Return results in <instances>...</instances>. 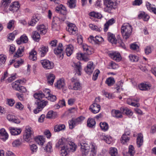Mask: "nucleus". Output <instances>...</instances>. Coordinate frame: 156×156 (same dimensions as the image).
<instances>
[{"mask_svg":"<svg viewBox=\"0 0 156 156\" xmlns=\"http://www.w3.org/2000/svg\"><path fill=\"white\" fill-rule=\"evenodd\" d=\"M139 19H142L144 21H147L149 20V16L144 12H141L138 15Z\"/></svg>","mask_w":156,"mask_h":156,"instance_id":"34","label":"nucleus"},{"mask_svg":"<svg viewBox=\"0 0 156 156\" xmlns=\"http://www.w3.org/2000/svg\"><path fill=\"white\" fill-rule=\"evenodd\" d=\"M89 27L92 30H95L96 31L100 32L101 31L102 29L101 27H98L97 26L93 25V24H90L89 25Z\"/></svg>","mask_w":156,"mask_h":156,"instance_id":"56","label":"nucleus"},{"mask_svg":"<svg viewBox=\"0 0 156 156\" xmlns=\"http://www.w3.org/2000/svg\"><path fill=\"white\" fill-rule=\"evenodd\" d=\"M130 60L133 62H136L139 60V58L136 56L132 55H130L129 56Z\"/></svg>","mask_w":156,"mask_h":156,"instance_id":"57","label":"nucleus"},{"mask_svg":"<svg viewBox=\"0 0 156 156\" xmlns=\"http://www.w3.org/2000/svg\"><path fill=\"white\" fill-rule=\"evenodd\" d=\"M40 63L43 67L46 69H51L54 66L53 62L47 59L41 60L40 61Z\"/></svg>","mask_w":156,"mask_h":156,"instance_id":"9","label":"nucleus"},{"mask_svg":"<svg viewBox=\"0 0 156 156\" xmlns=\"http://www.w3.org/2000/svg\"><path fill=\"white\" fill-rule=\"evenodd\" d=\"M48 51V47L43 46L39 49V54L41 57H44Z\"/></svg>","mask_w":156,"mask_h":156,"instance_id":"37","label":"nucleus"},{"mask_svg":"<svg viewBox=\"0 0 156 156\" xmlns=\"http://www.w3.org/2000/svg\"><path fill=\"white\" fill-rule=\"evenodd\" d=\"M15 21L13 20H11L7 24V28L9 29H13L14 27Z\"/></svg>","mask_w":156,"mask_h":156,"instance_id":"49","label":"nucleus"},{"mask_svg":"<svg viewBox=\"0 0 156 156\" xmlns=\"http://www.w3.org/2000/svg\"><path fill=\"white\" fill-rule=\"evenodd\" d=\"M9 130L10 133L12 135H16L20 134L21 132V130L20 129H17L10 127Z\"/></svg>","mask_w":156,"mask_h":156,"instance_id":"25","label":"nucleus"},{"mask_svg":"<svg viewBox=\"0 0 156 156\" xmlns=\"http://www.w3.org/2000/svg\"><path fill=\"white\" fill-rule=\"evenodd\" d=\"M56 114L53 111H50L48 112L47 114L46 117L48 118L54 119L56 115Z\"/></svg>","mask_w":156,"mask_h":156,"instance_id":"47","label":"nucleus"},{"mask_svg":"<svg viewBox=\"0 0 156 156\" xmlns=\"http://www.w3.org/2000/svg\"><path fill=\"white\" fill-rule=\"evenodd\" d=\"M61 148L60 154L61 156H66L68 154V152H69L67 150V148L66 147V146Z\"/></svg>","mask_w":156,"mask_h":156,"instance_id":"51","label":"nucleus"},{"mask_svg":"<svg viewBox=\"0 0 156 156\" xmlns=\"http://www.w3.org/2000/svg\"><path fill=\"white\" fill-rule=\"evenodd\" d=\"M34 19L30 22V25L32 26H34L35 24V23L38 21L40 19V16L38 15H35L33 17Z\"/></svg>","mask_w":156,"mask_h":156,"instance_id":"45","label":"nucleus"},{"mask_svg":"<svg viewBox=\"0 0 156 156\" xmlns=\"http://www.w3.org/2000/svg\"><path fill=\"white\" fill-rule=\"evenodd\" d=\"M66 145L67 150L69 152H73L76 149V146L73 142H70L67 144H66Z\"/></svg>","mask_w":156,"mask_h":156,"instance_id":"17","label":"nucleus"},{"mask_svg":"<svg viewBox=\"0 0 156 156\" xmlns=\"http://www.w3.org/2000/svg\"><path fill=\"white\" fill-rule=\"evenodd\" d=\"M109 55L112 59L117 62L119 61L121 59L120 54L116 52H112L109 54Z\"/></svg>","mask_w":156,"mask_h":156,"instance_id":"14","label":"nucleus"},{"mask_svg":"<svg viewBox=\"0 0 156 156\" xmlns=\"http://www.w3.org/2000/svg\"><path fill=\"white\" fill-rule=\"evenodd\" d=\"M73 47L72 45L70 44L69 45H67L65 50L66 55L68 56H70L73 53Z\"/></svg>","mask_w":156,"mask_h":156,"instance_id":"31","label":"nucleus"},{"mask_svg":"<svg viewBox=\"0 0 156 156\" xmlns=\"http://www.w3.org/2000/svg\"><path fill=\"white\" fill-rule=\"evenodd\" d=\"M109 153L111 156H116L118 153L117 150L115 148H111Z\"/></svg>","mask_w":156,"mask_h":156,"instance_id":"54","label":"nucleus"},{"mask_svg":"<svg viewBox=\"0 0 156 156\" xmlns=\"http://www.w3.org/2000/svg\"><path fill=\"white\" fill-rule=\"evenodd\" d=\"M104 4L105 11L109 12L112 9L115 8L117 3L116 0H105Z\"/></svg>","mask_w":156,"mask_h":156,"instance_id":"4","label":"nucleus"},{"mask_svg":"<svg viewBox=\"0 0 156 156\" xmlns=\"http://www.w3.org/2000/svg\"><path fill=\"white\" fill-rule=\"evenodd\" d=\"M109 66L110 67V68L113 69H115L118 67V65L113 62H111L109 63Z\"/></svg>","mask_w":156,"mask_h":156,"instance_id":"64","label":"nucleus"},{"mask_svg":"<svg viewBox=\"0 0 156 156\" xmlns=\"http://www.w3.org/2000/svg\"><path fill=\"white\" fill-rule=\"evenodd\" d=\"M71 80L73 83V86L71 85H69L68 88L69 89L79 90L82 89V87L79 80L77 78H73Z\"/></svg>","mask_w":156,"mask_h":156,"instance_id":"6","label":"nucleus"},{"mask_svg":"<svg viewBox=\"0 0 156 156\" xmlns=\"http://www.w3.org/2000/svg\"><path fill=\"white\" fill-rule=\"evenodd\" d=\"M115 20L114 18H112L108 20L104 24V30L105 32L107 31L108 29L109 26L115 23Z\"/></svg>","mask_w":156,"mask_h":156,"instance_id":"24","label":"nucleus"},{"mask_svg":"<svg viewBox=\"0 0 156 156\" xmlns=\"http://www.w3.org/2000/svg\"><path fill=\"white\" fill-rule=\"evenodd\" d=\"M85 119L83 116H80L74 119H72L69 122V126L70 129H73L76 125L80 124Z\"/></svg>","mask_w":156,"mask_h":156,"instance_id":"7","label":"nucleus"},{"mask_svg":"<svg viewBox=\"0 0 156 156\" xmlns=\"http://www.w3.org/2000/svg\"><path fill=\"white\" fill-rule=\"evenodd\" d=\"M33 133V132L32 128L30 127L27 126L25 129V133L23 135L24 139L27 142H28L31 138L32 135Z\"/></svg>","mask_w":156,"mask_h":156,"instance_id":"8","label":"nucleus"},{"mask_svg":"<svg viewBox=\"0 0 156 156\" xmlns=\"http://www.w3.org/2000/svg\"><path fill=\"white\" fill-rule=\"evenodd\" d=\"M89 14L90 16L98 19H100L102 16L101 14L99 13L95 12H90Z\"/></svg>","mask_w":156,"mask_h":156,"instance_id":"50","label":"nucleus"},{"mask_svg":"<svg viewBox=\"0 0 156 156\" xmlns=\"http://www.w3.org/2000/svg\"><path fill=\"white\" fill-rule=\"evenodd\" d=\"M129 133H124L123 134L121 139V143L123 144H125L129 140V138L128 137V135H129Z\"/></svg>","mask_w":156,"mask_h":156,"instance_id":"35","label":"nucleus"},{"mask_svg":"<svg viewBox=\"0 0 156 156\" xmlns=\"http://www.w3.org/2000/svg\"><path fill=\"white\" fill-rule=\"evenodd\" d=\"M62 46V44H59L58 47L54 50L55 54L61 59L63 58V56Z\"/></svg>","mask_w":156,"mask_h":156,"instance_id":"12","label":"nucleus"},{"mask_svg":"<svg viewBox=\"0 0 156 156\" xmlns=\"http://www.w3.org/2000/svg\"><path fill=\"white\" fill-rule=\"evenodd\" d=\"M115 83V80L114 78L112 77H109L105 81V83L109 86L113 85Z\"/></svg>","mask_w":156,"mask_h":156,"instance_id":"43","label":"nucleus"},{"mask_svg":"<svg viewBox=\"0 0 156 156\" xmlns=\"http://www.w3.org/2000/svg\"><path fill=\"white\" fill-rule=\"evenodd\" d=\"M24 48H19L17 52H16L15 56H20L22 54V52L24 51Z\"/></svg>","mask_w":156,"mask_h":156,"instance_id":"63","label":"nucleus"},{"mask_svg":"<svg viewBox=\"0 0 156 156\" xmlns=\"http://www.w3.org/2000/svg\"><path fill=\"white\" fill-rule=\"evenodd\" d=\"M21 80H18L12 83V86L13 89L16 90L21 93H25L27 91L26 89L23 86L20 85Z\"/></svg>","mask_w":156,"mask_h":156,"instance_id":"5","label":"nucleus"},{"mask_svg":"<svg viewBox=\"0 0 156 156\" xmlns=\"http://www.w3.org/2000/svg\"><path fill=\"white\" fill-rule=\"evenodd\" d=\"M130 48L131 49L133 50L138 51L139 48V47L137 44L134 43L130 45Z\"/></svg>","mask_w":156,"mask_h":156,"instance_id":"61","label":"nucleus"},{"mask_svg":"<svg viewBox=\"0 0 156 156\" xmlns=\"http://www.w3.org/2000/svg\"><path fill=\"white\" fill-rule=\"evenodd\" d=\"M55 78V76L54 74H49L47 76L48 83L50 85H52L53 84Z\"/></svg>","mask_w":156,"mask_h":156,"instance_id":"38","label":"nucleus"},{"mask_svg":"<svg viewBox=\"0 0 156 156\" xmlns=\"http://www.w3.org/2000/svg\"><path fill=\"white\" fill-rule=\"evenodd\" d=\"M66 29L70 34L74 35L77 31V27L74 24L72 23L68 24Z\"/></svg>","mask_w":156,"mask_h":156,"instance_id":"11","label":"nucleus"},{"mask_svg":"<svg viewBox=\"0 0 156 156\" xmlns=\"http://www.w3.org/2000/svg\"><path fill=\"white\" fill-rule=\"evenodd\" d=\"M37 54L36 51L32 50L29 53V58L32 61H36L37 59Z\"/></svg>","mask_w":156,"mask_h":156,"instance_id":"30","label":"nucleus"},{"mask_svg":"<svg viewBox=\"0 0 156 156\" xmlns=\"http://www.w3.org/2000/svg\"><path fill=\"white\" fill-rule=\"evenodd\" d=\"M48 102L45 101L44 100L39 101L37 102H36L37 104V107L39 108L42 109L47 104Z\"/></svg>","mask_w":156,"mask_h":156,"instance_id":"40","label":"nucleus"},{"mask_svg":"<svg viewBox=\"0 0 156 156\" xmlns=\"http://www.w3.org/2000/svg\"><path fill=\"white\" fill-rule=\"evenodd\" d=\"M21 144V142L19 139L15 140L12 143V146L15 147H18Z\"/></svg>","mask_w":156,"mask_h":156,"instance_id":"53","label":"nucleus"},{"mask_svg":"<svg viewBox=\"0 0 156 156\" xmlns=\"http://www.w3.org/2000/svg\"><path fill=\"white\" fill-rule=\"evenodd\" d=\"M95 44H99L101 43L104 41L103 38L101 37L96 36L95 37Z\"/></svg>","mask_w":156,"mask_h":156,"instance_id":"55","label":"nucleus"},{"mask_svg":"<svg viewBox=\"0 0 156 156\" xmlns=\"http://www.w3.org/2000/svg\"><path fill=\"white\" fill-rule=\"evenodd\" d=\"M100 126L101 129L104 131H106L108 129V125L105 122H101L100 123Z\"/></svg>","mask_w":156,"mask_h":156,"instance_id":"48","label":"nucleus"},{"mask_svg":"<svg viewBox=\"0 0 156 156\" xmlns=\"http://www.w3.org/2000/svg\"><path fill=\"white\" fill-rule=\"evenodd\" d=\"M143 135L141 133H139L138 134L136 139V143L137 146L138 147H140L143 144Z\"/></svg>","mask_w":156,"mask_h":156,"instance_id":"23","label":"nucleus"},{"mask_svg":"<svg viewBox=\"0 0 156 156\" xmlns=\"http://www.w3.org/2000/svg\"><path fill=\"white\" fill-rule=\"evenodd\" d=\"M44 148V151L47 153H49L52 151V145L50 142L48 143Z\"/></svg>","mask_w":156,"mask_h":156,"instance_id":"39","label":"nucleus"},{"mask_svg":"<svg viewBox=\"0 0 156 156\" xmlns=\"http://www.w3.org/2000/svg\"><path fill=\"white\" fill-rule=\"evenodd\" d=\"M104 140L108 144H110L112 140L111 136H105L104 137Z\"/></svg>","mask_w":156,"mask_h":156,"instance_id":"58","label":"nucleus"},{"mask_svg":"<svg viewBox=\"0 0 156 156\" xmlns=\"http://www.w3.org/2000/svg\"><path fill=\"white\" fill-rule=\"evenodd\" d=\"M65 128V126L64 124H60L56 125L54 127V131L55 132H59L60 131L64 130Z\"/></svg>","mask_w":156,"mask_h":156,"instance_id":"41","label":"nucleus"},{"mask_svg":"<svg viewBox=\"0 0 156 156\" xmlns=\"http://www.w3.org/2000/svg\"><path fill=\"white\" fill-rule=\"evenodd\" d=\"M7 118L9 121H12L16 123H19L20 122L19 119H16L14 115H8Z\"/></svg>","mask_w":156,"mask_h":156,"instance_id":"29","label":"nucleus"},{"mask_svg":"<svg viewBox=\"0 0 156 156\" xmlns=\"http://www.w3.org/2000/svg\"><path fill=\"white\" fill-rule=\"evenodd\" d=\"M134 147L132 145H130L129 147V153L131 156H133L135 154Z\"/></svg>","mask_w":156,"mask_h":156,"instance_id":"60","label":"nucleus"},{"mask_svg":"<svg viewBox=\"0 0 156 156\" xmlns=\"http://www.w3.org/2000/svg\"><path fill=\"white\" fill-rule=\"evenodd\" d=\"M74 66L75 67V69L76 71V73L78 75H80L81 68L80 62H78L77 63H74Z\"/></svg>","mask_w":156,"mask_h":156,"instance_id":"26","label":"nucleus"},{"mask_svg":"<svg viewBox=\"0 0 156 156\" xmlns=\"http://www.w3.org/2000/svg\"><path fill=\"white\" fill-rule=\"evenodd\" d=\"M37 30L41 34H44L47 32V29L44 25H41L37 27Z\"/></svg>","mask_w":156,"mask_h":156,"instance_id":"28","label":"nucleus"},{"mask_svg":"<svg viewBox=\"0 0 156 156\" xmlns=\"http://www.w3.org/2000/svg\"><path fill=\"white\" fill-rule=\"evenodd\" d=\"M151 87L150 84L142 83L139 85V87L142 90H149Z\"/></svg>","mask_w":156,"mask_h":156,"instance_id":"33","label":"nucleus"},{"mask_svg":"<svg viewBox=\"0 0 156 156\" xmlns=\"http://www.w3.org/2000/svg\"><path fill=\"white\" fill-rule=\"evenodd\" d=\"M52 28L53 30H58L60 28L59 24L54 22L52 23Z\"/></svg>","mask_w":156,"mask_h":156,"instance_id":"59","label":"nucleus"},{"mask_svg":"<svg viewBox=\"0 0 156 156\" xmlns=\"http://www.w3.org/2000/svg\"><path fill=\"white\" fill-rule=\"evenodd\" d=\"M65 141V140L64 139H60L56 144V147L58 148H62L66 146V143Z\"/></svg>","mask_w":156,"mask_h":156,"instance_id":"27","label":"nucleus"},{"mask_svg":"<svg viewBox=\"0 0 156 156\" xmlns=\"http://www.w3.org/2000/svg\"><path fill=\"white\" fill-rule=\"evenodd\" d=\"M32 37L34 40L38 41L40 38V36L37 32L34 31L32 33Z\"/></svg>","mask_w":156,"mask_h":156,"instance_id":"44","label":"nucleus"},{"mask_svg":"<svg viewBox=\"0 0 156 156\" xmlns=\"http://www.w3.org/2000/svg\"><path fill=\"white\" fill-rule=\"evenodd\" d=\"M36 142L39 144L43 145L45 141L42 136H38L35 138Z\"/></svg>","mask_w":156,"mask_h":156,"instance_id":"32","label":"nucleus"},{"mask_svg":"<svg viewBox=\"0 0 156 156\" xmlns=\"http://www.w3.org/2000/svg\"><path fill=\"white\" fill-rule=\"evenodd\" d=\"M94 69L93 63L91 62L88 63L86 68L84 69L86 73L89 75H90L92 73Z\"/></svg>","mask_w":156,"mask_h":156,"instance_id":"15","label":"nucleus"},{"mask_svg":"<svg viewBox=\"0 0 156 156\" xmlns=\"http://www.w3.org/2000/svg\"><path fill=\"white\" fill-rule=\"evenodd\" d=\"M11 2V0H3L2 2V6L5 8Z\"/></svg>","mask_w":156,"mask_h":156,"instance_id":"62","label":"nucleus"},{"mask_svg":"<svg viewBox=\"0 0 156 156\" xmlns=\"http://www.w3.org/2000/svg\"><path fill=\"white\" fill-rule=\"evenodd\" d=\"M132 32V28L129 23H124L121 27V32L123 38L126 40L130 37Z\"/></svg>","mask_w":156,"mask_h":156,"instance_id":"2","label":"nucleus"},{"mask_svg":"<svg viewBox=\"0 0 156 156\" xmlns=\"http://www.w3.org/2000/svg\"><path fill=\"white\" fill-rule=\"evenodd\" d=\"M67 4L70 8H74L76 6V0H68Z\"/></svg>","mask_w":156,"mask_h":156,"instance_id":"46","label":"nucleus"},{"mask_svg":"<svg viewBox=\"0 0 156 156\" xmlns=\"http://www.w3.org/2000/svg\"><path fill=\"white\" fill-rule=\"evenodd\" d=\"M81 151L83 154L86 155L90 151V156H95L97 152V147L95 143L92 142L89 145L86 142L81 141L80 143Z\"/></svg>","mask_w":156,"mask_h":156,"instance_id":"1","label":"nucleus"},{"mask_svg":"<svg viewBox=\"0 0 156 156\" xmlns=\"http://www.w3.org/2000/svg\"><path fill=\"white\" fill-rule=\"evenodd\" d=\"M20 6L19 3L18 2H14L13 4L10 5L9 9L10 11L13 12H14L18 10Z\"/></svg>","mask_w":156,"mask_h":156,"instance_id":"20","label":"nucleus"},{"mask_svg":"<svg viewBox=\"0 0 156 156\" xmlns=\"http://www.w3.org/2000/svg\"><path fill=\"white\" fill-rule=\"evenodd\" d=\"M8 138V135L4 129L0 130V138L3 140H5Z\"/></svg>","mask_w":156,"mask_h":156,"instance_id":"21","label":"nucleus"},{"mask_svg":"<svg viewBox=\"0 0 156 156\" xmlns=\"http://www.w3.org/2000/svg\"><path fill=\"white\" fill-rule=\"evenodd\" d=\"M82 46L83 51L87 55H90L93 53L94 49L91 47L86 44H83Z\"/></svg>","mask_w":156,"mask_h":156,"instance_id":"16","label":"nucleus"},{"mask_svg":"<svg viewBox=\"0 0 156 156\" xmlns=\"http://www.w3.org/2000/svg\"><path fill=\"white\" fill-rule=\"evenodd\" d=\"M34 96L35 99L40 101L44 97V95L41 91H40L38 92L35 93Z\"/></svg>","mask_w":156,"mask_h":156,"instance_id":"36","label":"nucleus"},{"mask_svg":"<svg viewBox=\"0 0 156 156\" xmlns=\"http://www.w3.org/2000/svg\"><path fill=\"white\" fill-rule=\"evenodd\" d=\"M65 19L66 17L64 15H62V16L59 17L56 16L54 17L53 18L52 23L54 22L59 24L60 23L63 22Z\"/></svg>","mask_w":156,"mask_h":156,"instance_id":"18","label":"nucleus"},{"mask_svg":"<svg viewBox=\"0 0 156 156\" xmlns=\"http://www.w3.org/2000/svg\"><path fill=\"white\" fill-rule=\"evenodd\" d=\"M108 41L112 44H117L119 45L123 48H125L126 47L124 43L122 42L120 37L118 36L117 40L116 39L115 36L113 34L108 33Z\"/></svg>","mask_w":156,"mask_h":156,"instance_id":"3","label":"nucleus"},{"mask_svg":"<svg viewBox=\"0 0 156 156\" xmlns=\"http://www.w3.org/2000/svg\"><path fill=\"white\" fill-rule=\"evenodd\" d=\"M100 105L95 103L91 105L89 108L90 110L94 114H96L100 110Z\"/></svg>","mask_w":156,"mask_h":156,"instance_id":"13","label":"nucleus"},{"mask_svg":"<svg viewBox=\"0 0 156 156\" xmlns=\"http://www.w3.org/2000/svg\"><path fill=\"white\" fill-rule=\"evenodd\" d=\"M120 110L121 111L122 114H126V115L131 116L133 113L128 108L126 107H122L120 108Z\"/></svg>","mask_w":156,"mask_h":156,"instance_id":"19","label":"nucleus"},{"mask_svg":"<svg viewBox=\"0 0 156 156\" xmlns=\"http://www.w3.org/2000/svg\"><path fill=\"white\" fill-rule=\"evenodd\" d=\"M112 114L113 116L119 118L122 117V115L120 110L113 109L112 111Z\"/></svg>","mask_w":156,"mask_h":156,"instance_id":"22","label":"nucleus"},{"mask_svg":"<svg viewBox=\"0 0 156 156\" xmlns=\"http://www.w3.org/2000/svg\"><path fill=\"white\" fill-rule=\"evenodd\" d=\"M55 87L58 89H62L64 90H66V87L64 79H61L57 80L56 83H55Z\"/></svg>","mask_w":156,"mask_h":156,"instance_id":"10","label":"nucleus"},{"mask_svg":"<svg viewBox=\"0 0 156 156\" xmlns=\"http://www.w3.org/2000/svg\"><path fill=\"white\" fill-rule=\"evenodd\" d=\"M6 59V56L3 54L0 55V66L4 64Z\"/></svg>","mask_w":156,"mask_h":156,"instance_id":"52","label":"nucleus"},{"mask_svg":"<svg viewBox=\"0 0 156 156\" xmlns=\"http://www.w3.org/2000/svg\"><path fill=\"white\" fill-rule=\"evenodd\" d=\"M87 125L89 127H93L96 124L95 120L92 118H89L87 121Z\"/></svg>","mask_w":156,"mask_h":156,"instance_id":"42","label":"nucleus"}]
</instances>
